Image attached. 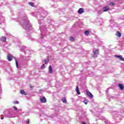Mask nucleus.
I'll use <instances>...</instances> for the list:
<instances>
[{
	"label": "nucleus",
	"instance_id": "1",
	"mask_svg": "<svg viewBox=\"0 0 124 124\" xmlns=\"http://www.w3.org/2000/svg\"><path fill=\"white\" fill-rule=\"evenodd\" d=\"M115 57L118 58V59H119L120 61L124 62V58L123 57L122 55H115Z\"/></svg>",
	"mask_w": 124,
	"mask_h": 124
},
{
	"label": "nucleus",
	"instance_id": "2",
	"mask_svg": "<svg viewBox=\"0 0 124 124\" xmlns=\"http://www.w3.org/2000/svg\"><path fill=\"white\" fill-rule=\"evenodd\" d=\"M13 58V56L11 55V54L7 55V60L9 62H11V61H12Z\"/></svg>",
	"mask_w": 124,
	"mask_h": 124
},
{
	"label": "nucleus",
	"instance_id": "3",
	"mask_svg": "<svg viewBox=\"0 0 124 124\" xmlns=\"http://www.w3.org/2000/svg\"><path fill=\"white\" fill-rule=\"evenodd\" d=\"M109 9L110 8L109 6H105L103 8V11H104V12H107Z\"/></svg>",
	"mask_w": 124,
	"mask_h": 124
},
{
	"label": "nucleus",
	"instance_id": "4",
	"mask_svg": "<svg viewBox=\"0 0 124 124\" xmlns=\"http://www.w3.org/2000/svg\"><path fill=\"white\" fill-rule=\"evenodd\" d=\"M86 93L88 95V96H89V97H90V98H93V94H92V93L89 91H86Z\"/></svg>",
	"mask_w": 124,
	"mask_h": 124
},
{
	"label": "nucleus",
	"instance_id": "5",
	"mask_svg": "<svg viewBox=\"0 0 124 124\" xmlns=\"http://www.w3.org/2000/svg\"><path fill=\"white\" fill-rule=\"evenodd\" d=\"M78 14H82L84 13V9L83 8H80L78 10Z\"/></svg>",
	"mask_w": 124,
	"mask_h": 124
},
{
	"label": "nucleus",
	"instance_id": "6",
	"mask_svg": "<svg viewBox=\"0 0 124 124\" xmlns=\"http://www.w3.org/2000/svg\"><path fill=\"white\" fill-rule=\"evenodd\" d=\"M118 87L120 89V90H121V91H124V84H118Z\"/></svg>",
	"mask_w": 124,
	"mask_h": 124
},
{
	"label": "nucleus",
	"instance_id": "7",
	"mask_svg": "<svg viewBox=\"0 0 124 124\" xmlns=\"http://www.w3.org/2000/svg\"><path fill=\"white\" fill-rule=\"evenodd\" d=\"M40 101L42 103H46V98L45 97H43L42 98L40 99Z\"/></svg>",
	"mask_w": 124,
	"mask_h": 124
},
{
	"label": "nucleus",
	"instance_id": "8",
	"mask_svg": "<svg viewBox=\"0 0 124 124\" xmlns=\"http://www.w3.org/2000/svg\"><path fill=\"white\" fill-rule=\"evenodd\" d=\"M0 40L1 41H2V42H6V37L2 36L1 37Z\"/></svg>",
	"mask_w": 124,
	"mask_h": 124
},
{
	"label": "nucleus",
	"instance_id": "9",
	"mask_svg": "<svg viewBox=\"0 0 124 124\" xmlns=\"http://www.w3.org/2000/svg\"><path fill=\"white\" fill-rule=\"evenodd\" d=\"M48 71L49 73H53V68H52V66L50 65L49 66Z\"/></svg>",
	"mask_w": 124,
	"mask_h": 124
},
{
	"label": "nucleus",
	"instance_id": "10",
	"mask_svg": "<svg viewBox=\"0 0 124 124\" xmlns=\"http://www.w3.org/2000/svg\"><path fill=\"white\" fill-rule=\"evenodd\" d=\"M116 35H117V36L118 37H121V36H122V33H121L120 31H118L116 33Z\"/></svg>",
	"mask_w": 124,
	"mask_h": 124
},
{
	"label": "nucleus",
	"instance_id": "11",
	"mask_svg": "<svg viewBox=\"0 0 124 124\" xmlns=\"http://www.w3.org/2000/svg\"><path fill=\"white\" fill-rule=\"evenodd\" d=\"M76 91L78 94H81V93H80V91H79V87H78V86L76 87Z\"/></svg>",
	"mask_w": 124,
	"mask_h": 124
},
{
	"label": "nucleus",
	"instance_id": "12",
	"mask_svg": "<svg viewBox=\"0 0 124 124\" xmlns=\"http://www.w3.org/2000/svg\"><path fill=\"white\" fill-rule=\"evenodd\" d=\"M20 93L21 94H24V95H27L26 92L24 90H20Z\"/></svg>",
	"mask_w": 124,
	"mask_h": 124
},
{
	"label": "nucleus",
	"instance_id": "13",
	"mask_svg": "<svg viewBox=\"0 0 124 124\" xmlns=\"http://www.w3.org/2000/svg\"><path fill=\"white\" fill-rule=\"evenodd\" d=\"M15 62H16V64L17 68H19V64H18V61H17L16 59H15Z\"/></svg>",
	"mask_w": 124,
	"mask_h": 124
},
{
	"label": "nucleus",
	"instance_id": "14",
	"mask_svg": "<svg viewBox=\"0 0 124 124\" xmlns=\"http://www.w3.org/2000/svg\"><path fill=\"white\" fill-rule=\"evenodd\" d=\"M84 34L85 35H89V34H90V31H85V32H84Z\"/></svg>",
	"mask_w": 124,
	"mask_h": 124
},
{
	"label": "nucleus",
	"instance_id": "15",
	"mask_svg": "<svg viewBox=\"0 0 124 124\" xmlns=\"http://www.w3.org/2000/svg\"><path fill=\"white\" fill-rule=\"evenodd\" d=\"M70 41H72L74 42V41H75V39L73 37H70Z\"/></svg>",
	"mask_w": 124,
	"mask_h": 124
},
{
	"label": "nucleus",
	"instance_id": "16",
	"mask_svg": "<svg viewBox=\"0 0 124 124\" xmlns=\"http://www.w3.org/2000/svg\"><path fill=\"white\" fill-rule=\"evenodd\" d=\"M62 101L63 103H66V98L64 97L63 99H62Z\"/></svg>",
	"mask_w": 124,
	"mask_h": 124
},
{
	"label": "nucleus",
	"instance_id": "17",
	"mask_svg": "<svg viewBox=\"0 0 124 124\" xmlns=\"http://www.w3.org/2000/svg\"><path fill=\"white\" fill-rule=\"evenodd\" d=\"M29 4L31 5V6H33L34 3L33 2H29Z\"/></svg>",
	"mask_w": 124,
	"mask_h": 124
},
{
	"label": "nucleus",
	"instance_id": "18",
	"mask_svg": "<svg viewBox=\"0 0 124 124\" xmlns=\"http://www.w3.org/2000/svg\"><path fill=\"white\" fill-rule=\"evenodd\" d=\"M93 53H94V55H95V54L98 53V50L97 49L95 50V51H93Z\"/></svg>",
	"mask_w": 124,
	"mask_h": 124
},
{
	"label": "nucleus",
	"instance_id": "19",
	"mask_svg": "<svg viewBox=\"0 0 124 124\" xmlns=\"http://www.w3.org/2000/svg\"><path fill=\"white\" fill-rule=\"evenodd\" d=\"M84 102L85 104L87 105V104H88V102H89V101H88L87 100H84Z\"/></svg>",
	"mask_w": 124,
	"mask_h": 124
},
{
	"label": "nucleus",
	"instance_id": "20",
	"mask_svg": "<svg viewBox=\"0 0 124 124\" xmlns=\"http://www.w3.org/2000/svg\"><path fill=\"white\" fill-rule=\"evenodd\" d=\"M109 5H111V6H113V5H115V4L112 2H110L109 3Z\"/></svg>",
	"mask_w": 124,
	"mask_h": 124
},
{
	"label": "nucleus",
	"instance_id": "21",
	"mask_svg": "<svg viewBox=\"0 0 124 124\" xmlns=\"http://www.w3.org/2000/svg\"><path fill=\"white\" fill-rule=\"evenodd\" d=\"M13 109H15L16 111H17V110H18V108H17V107L14 106L13 107Z\"/></svg>",
	"mask_w": 124,
	"mask_h": 124
},
{
	"label": "nucleus",
	"instance_id": "22",
	"mask_svg": "<svg viewBox=\"0 0 124 124\" xmlns=\"http://www.w3.org/2000/svg\"><path fill=\"white\" fill-rule=\"evenodd\" d=\"M13 103L14 104H19V102L16 101L14 102Z\"/></svg>",
	"mask_w": 124,
	"mask_h": 124
},
{
	"label": "nucleus",
	"instance_id": "23",
	"mask_svg": "<svg viewBox=\"0 0 124 124\" xmlns=\"http://www.w3.org/2000/svg\"><path fill=\"white\" fill-rule=\"evenodd\" d=\"M45 67V64H43L42 66H41V68L42 69H43V68H44V67Z\"/></svg>",
	"mask_w": 124,
	"mask_h": 124
},
{
	"label": "nucleus",
	"instance_id": "24",
	"mask_svg": "<svg viewBox=\"0 0 124 124\" xmlns=\"http://www.w3.org/2000/svg\"><path fill=\"white\" fill-rule=\"evenodd\" d=\"M30 87L31 89V90H32V89H33V86H32V85H31V84H30Z\"/></svg>",
	"mask_w": 124,
	"mask_h": 124
},
{
	"label": "nucleus",
	"instance_id": "25",
	"mask_svg": "<svg viewBox=\"0 0 124 124\" xmlns=\"http://www.w3.org/2000/svg\"><path fill=\"white\" fill-rule=\"evenodd\" d=\"M26 124H30V120H27L26 121Z\"/></svg>",
	"mask_w": 124,
	"mask_h": 124
},
{
	"label": "nucleus",
	"instance_id": "26",
	"mask_svg": "<svg viewBox=\"0 0 124 124\" xmlns=\"http://www.w3.org/2000/svg\"><path fill=\"white\" fill-rule=\"evenodd\" d=\"M98 14H100V13H101V11H98Z\"/></svg>",
	"mask_w": 124,
	"mask_h": 124
},
{
	"label": "nucleus",
	"instance_id": "27",
	"mask_svg": "<svg viewBox=\"0 0 124 124\" xmlns=\"http://www.w3.org/2000/svg\"><path fill=\"white\" fill-rule=\"evenodd\" d=\"M82 124H87L85 122H82Z\"/></svg>",
	"mask_w": 124,
	"mask_h": 124
}]
</instances>
